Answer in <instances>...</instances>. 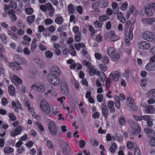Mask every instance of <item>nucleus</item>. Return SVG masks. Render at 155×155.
I'll use <instances>...</instances> for the list:
<instances>
[{
  "mask_svg": "<svg viewBox=\"0 0 155 155\" xmlns=\"http://www.w3.org/2000/svg\"><path fill=\"white\" fill-rule=\"evenodd\" d=\"M8 102L7 101V99L5 98H3L2 100V105L3 106H5L6 104L8 103Z\"/></svg>",
  "mask_w": 155,
  "mask_h": 155,
  "instance_id": "63",
  "label": "nucleus"
},
{
  "mask_svg": "<svg viewBox=\"0 0 155 155\" xmlns=\"http://www.w3.org/2000/svg\"><path fill=\"white\" fill-rule=\"evenodd\" d=\"M97 98L98 101L101 102L103 101V96L101 94H98L97 96Z\"/></svg>",
  "mask_w": 155,
  "mask_h": 155,
  "instance_id": "53",
  "label": "nucleus"
},
{
  "mask_svg": "<svg viewBox=\"0 0 155 155\" xmlns=\"http://www.w3.org/2000/svg\"><path fill=\"white\" fill-rule=\"evenodd\" d=\"M128 122L133 130V134L134 135H137L140 132L141 127L136 123L135 121L129 120Z\"/></svg>",
  "mask_w": 155,
  "mask_h": 155,
  "instance_id": "1",
  "label": "nucleus"
},
{
  "mask_svg": "<svg viewBox=\"0 0 155 155\" xmlns=\"http://www.w3.org/2000/svg\"><path fill=\"white\" fill-rule=\"evenodd\" d=\"M142 120H143L145 121H148L150 120V116L149 115H145L141 116Z\"/></svg>",
  "mask_w": 155,
  "mask_h": 155,
  "instance_id": "49",
  "label": "nucleus"
},
{
  "mask_svg": "<svg viewBox=\"0 0 155 155\" xmlns=\"http://www.w3.org/2000/svg\"><path fill=\"white\" fill-rule=\"evenodd\" d=\"M47 78L48 82L52 85L56 86L60 83L59 79L55 75L48 74V75Z\"/></svg>",
  "mask_w": 155,
  "mask_h": 155,
  "instance_id": "4",
  "label": "nucleus"
},
{
  "mask_svg": "<svg viewBox=\"0 0 155 155\" xmlns=\"http://www.w3.org/2000/svg\"><path fill=\"white\" fill-rule=\"evenodd\" d=\"M47 146L49 149H53V145L52 142L50 140L47 141Z\"/></svg>",
  "mask_w": 155,
  "mask_h": 155,
  "instance_id": "55",
  "label": "nucleus"
},
{
  "mask_svg": "<svg viewBox=\"0 0 155 155\" xmlns=\"http://www.w3.org/2000/svg\"><path fill=\"white\" fill-rule=\"evenodd\" d=\"M31 87L32 89L37 90L40 92H44L45 89V86L42 84L39 85V86H38L36 84H34L32 85Z\"/></svg>",
  "mask_w": 155,
  "mask_h": 155,
  "instance_id": "13",
  "label": "nucleus"
},
{
  "mask_svg": "<svg viewBox=\"0 0 155 155\" xmlns=\"http://www.w3.org/2000/svg\"><path fill=\"white\" fill-rule=\"evenodd\" d=\"M68 9L69 13L72 14L74 12V9L73 6L72 4H70L68 7Z\"/></svg>",
  "mask_w": 155,
  "mask_h": 155,
  "instance_id": "39",
  "label": "nucleus"
},
{
  "mask_svg": "<svg viewBox=\"0 0 155 155\" xmlns=\"http://www.w3.org/2000/svg\"><path fill=\"white\" fill-rule=\"evenodd\" d=\"M8 92L9 94L11 95H13L15 92V89L14 87L12 85H10L8 87Z\"/></svg>",
  "mask_w": 155,
  "mask_h": 155,
  "instance_id": "32",
  "label": "nucleus"
},
{
  "mask_svg": "<svg viewBox=\"0 0 155 155\" xmlns=\"http://www.w3.org/2000/svg\"><path fill=\"white\" fill-rule=\"evenodd\" d=\"M149 142L150 146L155 147V137H153L151 138Z\"/></svg>",
  "mask_w": 155,
  "mask_h": 155,
  "instance_id": "45",
  "label": "nucleus"
},
{
  "mask_svg": "<svg viewBox=\"0 0 155 155\" xmlns=\"http://www.w3.org/2000/svg\"><path fill=\"white\" fill-rule=\"evenodd\" d=\"M53 21V20L51 18H47L45 20V24L46 25L51 24Z\"/></svg>",
  "mask_w": 155,
  "mask_h": 155,
  "instance_id": "47",
  "label": "nucleus"
},
{
  "mask_svg": "<svg viewBox=\"0 0 155 155\" xmlns=\"http://www.w3.org/2000/svg\"><path fill=\"white\" fill-rule=\"evenodd\" d=\"M117 145L115 143H113L110 147V150L111 153H114L117 148Z\"/></svg>",
  "mask_w": 155,
  "mask_h": 155,
  "instance_id": "37",
  "label": "nucleus"
},
{
  "mask_svg": "<svg viewBox=\"0 0 155 155\" xmlns=\"http://www.w3.org/2000/svg\"><path fill=\"white\" fill-rule=\"evenodd\" d=\"M22 131V127L21 126H18L10 132V135L11 136L15 137L18 135H20Z\"/></svg>",
  "mask_w": 155,
  "mask_h": 155,
  "instance_id": "9",
  "label": "nucleus"
},
{
  "mask_svg": "<svg viewBox=\"0 0 155 155\" xmlns=\"http://www.w3.org/2000/svg\"><path fill=\"white\" fill-rule=\"evenodd\" d=\"M61 91L64 95H67L68 94V91L66 84L63 83H61Z\"/></svg>",
  "mask_w": 155,
  "mask_h": 155,
  "instance_id": "21",
  "label": "nucleus"
},
{
  "mask_svg": "<svg viewBox=\"0 0 155 155\" xmlns=\"http://www.w3.org/2000/svg\"><path fill=\"white\" fill-rule=\"evenodd\" d=\"M108 5V3L107 2L104 0H102L100 4V6L101 8L106 7Z\"/></svg>",
  "mask_w": 155,
  "mask_h": 155,
  "instance_id": "44",
  "label": "nucleus"
},
{
  "mask_svg": "<svg viewBox=\"0 0 155 155\" xmlns=\"http://www.w3.org/2000/svg\"><path fill=\"white\" fill-rule=\"evenodd\" d=\"M89 30L91 32L92 37L94 35L95 33H96V31H95L94 29L92 26L89 27Z\"/></svg>",
  "mask_w": 155,
  "mask_h": 155,
  "instance_id": "50",
  "label": "nucleus"
},
{
  "mask_svg": "<svg viewBox=\"0 0 155 155\" xmlns=\"http://www.w3.org/2000/svg\"><path fill=\"white\" fill-rule=\"evenodd\" d=\"M97 75L99 76V78L101 82H104L105 80L106 76L104 72L97 71Z\"/></svg>",
  "mask_w": 155,
  "mask_h": 155,
  "instance_id": "22",
  "label": "nucleus"
},
{
  "mask_svg": "<svg viewBox=\"0 0 155 155\" xmlns=\"http://www.w3.org/2000/svg\"><path fill=\"white\" fill-rule=\"evenodd\" d=\"M45 55L48 58H51L53 56V53L49 50L46 51L45 52Z\"/></svg>",
  "mask_w": 155,
  "mask_h": 155,
  "instance_id": "41",
  "label": "nucleus"
},
{
  "mask_svg": "<svg viewBox=\"0 0 155 155\" xmlns=\"http://www.w3.org/2000/svg\"><path fill=\"white\" fill-rule=\"evenodd\" d=\"M109 35L110 36V40L113 41H116L119 39L118 37L116 35L114 31H111L109 32Z\"/></svg>",
  "mask_w": 155,
  "mask_h": 155,
  "instance_id": "19",
  "label": "nucleus"
},
{
  "mask_svg": "<svg viewBox=\"0 0 155 155\" xmlns=\"http://www.w3.org/2000/svg\"><path fill=\"white\" fill-rule=\"evenodd\" d=\"M94 27L96 28H99L101 27L103 25V23L100 21H97L94 23Z\"/></svg>",
  "mask_w": 155,
  "mask_h": 155,
  "instance_id": "36",
  "label": "nucleus"
},
{
  "mask_svg": "<svg viewBox=\"0 0 155 155\" xmlns=\"http://www.w3.org/2000/svg\"><path fill=\"white\" fill-rule=\"evenodd\" d=\"M37 40L36 38H33L31 45V50L32 52H33L35 49L37 48V45L36 43Z\"/></svg>",
  "mask_w": 155,
  "mask_h": 155,
  "instance_id": "27",
  "label": "nucleus"
},
{
  "mask_svg": "<svg viewBox=\"0 0 155 155\" xmlns=\"http://www.w3.org/2000/svg\"><path fill=\"white\" fill-rule=\"evenodd\" d=\"M10 6L11 8L15 9L17 7V4L13 1H11L10 3Z\"/></svg>",
  "mask_w": 155,
  "mask_h": 155,
  "instance_id": "57",
  "label": "nucleus"
},
{
  "mask_svg": "<svg viewBox=\"0 0 155 155\" xmlns=\"http://www.w3.org/2000/svg\"><path fill=\"white\" fill-rule=\"evenodd\" d=\"M102 61L105 64H107L109 62V59L106 56H104L102 58Z\"/></svg>",
  "mask_w": 155,
  "mask_h": 155,
  "instance_id": "64",
  "label": "nucleus"
},
{
  "mask_svg": "<svg viewBox=\"0 0 155 155\" xmlns=\"http://www.w3.org/2000/svg\"><path fill=\"white\" fill-rule=\"evenodd\" d=\"M151 130L152 129L150 128L149 127H146L144 128V131L146 134H150Z\"/></svg>",
  "mask_w": 155,
  "mask_h": 155,
  "instance_id": "60",
  "label": "nucleus"
},
{
  "mask_svg": "<svg viewBox=\"0 0 155 155\" xmlns=\"http://www.w3.org/2000/svg\"><path fill=\"white\" fill-rule=\"evenodd\" d=\"M10 118L12 120L14 121L16 119V117L13 113H10L9 115Z\"/></svg>",
  "mask_w": 155,
  "mask_h": 155,
  "instance_id": "61",
  "label": "nucleus"
},
{
  "mask_svg": "<svg viewBox=\"0 0 155 155\" xmlns=\"http://www.w3.org/2000/svg\"><path fill=\"white\" fill-rule=\"evenodd\" d=\"M128 5V3L127 2H125L120 7V9L123 11H124L127 8Z\"/></svg>",
  "mask_w": 155,
  "mask_h": 155,
  "instance_id": "51",
  "label": "nucleus"
},
{
  "mask_svg": "<svg viewBox=\"0 0 155 155\" xmlns=\"http://www.w3.org/2000/svg\"><path fill=\"white\" fill-rule=\"evenodd\" d=\"M4 151L5 153H11L13 152V149L11 147L7 146L4 147Z\"/></svg>",
  "mask_w": 155,
  "mask_h": 155,
  "instance_id": "28",
  "label": "nucleus"
},
{
  "mask_svg": "<svg viewBox=\"0 0 155 155\" xmlns=\"http://www.w3.org/2000/svg\"><path fill=\"white\" fill-rule=\"evenodd\" d=\"M25 11L26 13L28 15H30L33 12V9L30 8H26Z\"/></svg>",
  "mask_w": 155,
  "mask_h": 155,
  "instance_id": "43",
  "label": "nucleus"
},
{
  "mask_svg": "<svg viewBox=\"0 0 155 155\" xmlns=\"http://www.w3.org/2000/svg\"><path fill=\"white\" fill-rule=\"evenodd\" d=\"M94 68V67L92 65H91L88 68V73L91 76H93L95 74H97V71Z\"/></svg>",
  "mask_w": 155,
  "mask_h": 155,
  "instance_id": "24",
  "label": "nucleus"
},
{
  "mask_svg": "<svg viewBox=\"0 0 155 155\" xmlns=\"http://www.w3.org/2000/svg\"><path fill=\"white\" fill-rule=\"evenodd\" d=\"M146 69L149 71H153L155 70V64L149 62L145 66Z\"/></svg>",
  "mask_w": 155,
  "mask_h": 155,
  "instance_id": "23",
  "label": "nucleus"
},
{
  "mask_svg": "<svg viewBox=\"0 0 155 155\" xmlns=\"http://www.w3.org/2000/svg\"><path fill=\"white\" fill-rule=\"evenodd\" d=\"M9 66L13 70H18L21 69L22 68V67L20 64L16 62L10 63Z\"/></svg>",
  "mask_w": 155,
  "mask_h": 155,
  "instance_id": "14",
  "label": "nucleus"
},
{
  "mask_svg": "<svg viewBox=\"0 0 155 155\" xmlns=\"http://www.w3.org/2000/svg\"><path fill=\"white\" fill-rule=\"evenodd\" d=\"M81 40V33H77L75 35V40L76 42H79Z\"/></svg>",
  "mask_w": 155,
  "mask_h": 155,
  "instance_id": "40",
  "label": "nucleus"
},
{
  "mask_svg": "<svg viewBox=\"0 0 155 155\" xmlns=\"http://www.w3.org/2000/svg\"><path fill=\"white\" fill-rule=\"evenodd\" d=\"M114 103L112 101H110L108 103L107 106L110 112H114L115 111V109L114 107Z\"/></svg>",
  "mask_w": 155,
  "mask_h": 155,
  "instance_id": "26",
  "label": "nucleus"
},
{
  "mask_svg": "<svg viewBox=\"0 0 155 155\" xmlns=\"http://www.w3.org/2000/svg\"><path fill=\"white\" fill-rule=\"evenodd\" d=\"M126 104L127 106L130 107L132 109L134 110H137V107L135 106L133 99L130 97H128L126 100Z\"/></svg>",
  "mask_w": 155,
  "mask_h": 155,
  "instance_id": "8",
  "label": "nucleus"
},
{
  "mask_svg": "<svg viewBox=\"0 0 155 155\" xmlns=\"http://www.w3.org/2000/svg\"><path fill=\"white\" fill-rule=\"evenodd\" d=\"M51 74H49L58 76L60 74V71L59 68L57 66L54 65L51 69Z\"/></svg>",
  "mask_w": 155,
  "mask_h": 155,
  "instance_id": "11",
  "label": "nucleus"
},
{
  "mask_svg": "<svg viewBox=\"0 0 155 155\" xmlns=\"http://www.w3.org/2000/svg\"><path fill=\"white\" fill-rule=\"evenodd\" d=\"M100 68L103 71H105L107 70V66L104 64H99Z\"/></svg>",
  "mask_w": 155,
  "mask_h": 155,
  "instance_id": "52",
  "label": "nucleus"
},
{
  "mask_svg": "<svg viewBox=\"0 0 155 155\" xmlns=\"http://www.w3.org/2000/svg\"><path fill=\"white\" fill-rule=\"evenodd\" d=\"M142 36L144 39L150 41H153L155 39L154 34L148 31L144 32L142 34Z\"/></svg>",
  "mask_w": 155,
  "mask_h": 155,
  "instance_id": "5",
  "label": "nucleus"
},
{
  "mask_svg": "<svg viewBox=\"0 0 155 155\" xmlns=\"http://www.w3.org/2000/svg\"><path fill=\"white\" fill-rule=\"evenodd\" d=\"M119 72L117 71H116L114 73V75L112 73L110 74L109 76V78L110 79L111 82L113 81H117L119 79Z\"/></svg>",
  "mask_w": 155,
  "mask_h": 155,
  "instance_id": "16",
  "label": "nucleus"
},
{
  "mask_svg": "<svg viewBox=\"0 0 155 155\" xmlns=\"http://www.w3.org/2000/svg\"><path fill=\"white\" fill-rule=\"evenodd\" d=\"M45 5L46 8V11L47 10L48 11L51 10L52 9L54 8L53 7L52 5L50 3H47L45 4Z\"/></svg>",
  "mask_w": 155,
  "mask_h": 155,
  "instance_id": "48",
  "label": "nucleus"
},
{
  "mask_svg": "<svg viewBox=\"0 0 155 155\" xmlns=\"http://www.w3.org/2000/svg\"><path fill=\"white\" fill-rule=\"evenodd\" d=\"M145 11L146 14L149 16H152L153 15V12L152 9L148 8V7H146L145 8Z\"/></svg>",
  "mask_w": 155,
  "mask_h": 155,
  "instance_id": "29",
  "label": "nucleus"
},
{
  "mask_svg": "<svg viewBox=\"0 0 155 155\" xmlns=\"http://www.w3.org/2000/svg\"><path fill=\"white\" fill-rule=\"evenodd\" d=\"M35 124L40 130L41 131L44 130V128L40 122L38 121L36 122H35Z\"/></svg>",
  "mask_w": 155,
  "mask_h": 155,
  "instance_id": "46",
  "label": "nucleus"
},
{
  "mask_svg": "<svg viewBox=\"0 0 155 155\" xmlns=\"http://www.w3.org/2000/svg\"><path fill=\"white\" fill-rule=\"evenodd\" d=\"M83 64L86 66H87L88 68V67L91 66V63L90 62L87 61L86 60H84L83 61Z\"/></svg>",
  "mask_w": 155,
  "mask_h": 155,
  "instance_id": "59",
  "label": "nucleus"
},
{
  "mask_svg": "<svg viewBox=\"0 0 155 155\" xmlns=\"http://www.w3.org/2000/svg\"><path fill=\"white\" fill-rule=\"evenodd\" d=\"M154 108L152 105L146 106L145 108V111L147 113L151 114L154 111Z\"/></svg>",
  "mask_w": 155,
  "mask_h": 155,
  "instance_id": "25",
  "label": "nucleus"
},
{
  "mask_svg": "<svg viewBox=\"0 0 155 155\" xmlns=\"http://www.w3.org/2000/svg\"><path fill=\"white\" fill-rule=\"evenodd\" d=\"M35 18V16L34 15H32L28 16L27 18V21L29 23H32Z\"/></svg>",
  "mask_w": 155,
  "mask_h": 155,
  "instance_id": "33",
  "label": "nucleus"
},
{
  "mask_svg": "<svg viewBox=\"0 0 155 155\" xmlns=\"http://www.w3.org/2000/svg\"><path fill=\"white\" fill-rule=\"evenodd\" d=\"M39 49L42 51H44L47 49V48L42 44H40L38 46Z\"/></svg>",
  "mask_w": 155,
  "mask_h": 155,
  "instance_id": "62",
  "label": "nucleus"
},
{
  "mask_svg": "<svg viewBox=\"0 0 155 155\" xmlns=\"http://www.w3.org/2000/svg\"><path fill=\"white\" fill-rule=\"evenodd\" d=\"M24 53L26 55H29L30 54V51L28 50L27 47H25L24 48L23 50Z\"/></svg>",
  "mask_w": 155,
  "mask_h": 155,
  "instance_id": "56",
  "label": "nucleus"
},
{
  "mask_svg": "<svg viewBox=\"0 0 155 155\" xmlns=\"http://www.w3.org/2000/svg\"><path fill=\"white\" fill-rule=\"evenodd\" d=\"M102 114L105 118H107L108 114V110L107 108L102 109Z\"/></svg>",
  "mask_w": 155,
  "mask_h": 155,
  "instance_id": "34",
  "label": "nucleus"
},
{
  "mask_svg": "<svg viewBox=\"0 0 155 155\" xmlns=\"http://www.w3.org/2000/svg\"><path fill=\"white\" fill-rule=\"evenodd\" d=\"M40 107L41 110L46 114H48L50 112L51 108L45 100L43 99L41 100Z\"/></svg>",
  "mask_w": 155,
  "mask_h": 155,
  "instance_id": "3",
  "label": "nucleus"
},
{
  "mask_svg": "<svg viewBox=\"0 0 155 155\" xmlns=\"http://www.w3.org/2000/svg\"><path fill=\"white\" fill-rule=\"evenodd\" d=\"M48 129L50 134L54 136L58 134V130L55 123L52 121L50 122L48 126Z\"/></svg>",
  "mask_w": 155,
  "mask_h": 155,
  "instance_id": "6",
  "label": "nucleus"
},
{
  "mask_svg": "<svg viewBox=\"0 0 155 155\" xmlns=\"http://www.w3.org/2000/svg\"><path fill=\"white\" fill-rule=\"evenodd\" d=\"M10 78L12 82L16 86L22 84L21 79L15 74L11 75Z\"/></svg>",
  "mask_w": 155,
  "mask_h": 155,
  "instance_id": "10",
  "label": "nucleus"
},
{
  "mask_svg": "<svg viewBox=\"0 0 155 155\" xmlns=\"http://www.w3.org/2000/svg\"><path fill=\"white\" fill-rule=\"evenodd\" d=\"M79 144L80 147L82 148L84 146L85 144V142L84 140H81L79 141Z\"/></svg>",
  "mask_w": 155,
  "mask_h": 155,
  "instance_id": "54",
  "label": "nucleus"
},
{
  "mask_svg": "<svg viewBox=\"0 0 155 155\" xmlns=\"http://www.w3.org/2000/svg\"><path fill=\"white\" fill-rule=\"evenodd\" d=\"M119 122L121 126H124L126 123V120L123 117H120L118 119Z\"/></svg>",
  "mask_w": 155,
  "mask_h": 155,
  "instance_id": "35",
  "label": "nucleus"
},
{
  "mask_svg": "<svg viewBox=\"0 0 155 155\" xmlns=\"http://www.w3.org/2000/svg\"><path fill=\"white\" fill-rule=\"evenodd\" d=\"M90 141L93 146H98L99 144L98 142L94 139L93 138L91 139Z\"/></svg>",
  "mask_w": 155,
  "mask_h": 155,
  "instance_id": "42",
  "label": "nucleus"
},
{
  "mask_svg": "<svg viewBox=\"0 0 155 155\" xmlns=\"http://www.w3.org/2000/svg\"><path fill=\"white\" fill-rule=\"evenodd\" d=\"M70 150L67 142H65L62 147V153L64 155H67L69 153Z\"/></svg>",
  "mask_w": 155,
  "mask_h": 155,
  "instance_id": "12",
  "label": "nucleus"
},
{
  "mask_svg": "<svg viewBox=\"0 0 155 155\" xmlns=\"http://www.w3.org/2000/svg\"><path fill=\"white\" fill-rule=\"evenodd\" d=\"M148 94L149 95L150 97H155V89H152L150 90L148 92Z\"/></svg>",
  "mask_w": 155,
  "mask_h": 155,
  "instance_id": "38",
  "label": "nucleus"
},
{
  "mask_svg": "<svg viewBox=\"0 0 155 155\" xmlns=\"http://www.w3.org/2000/svg\"><path fill=\"white\" fill-rule=\"evenodd\" d=\"M147 84V81L145 79H143L141 81L140 85L141 87H144Z\"/></svg>",
  "mask_w": 155,
  "mask_h": 155,
  "instance_id": "58",
  "label": "nucleus"
},
{
  "mask_svg": "<svg viewBox=\"0 0 155 155\" xmlns=\"http://www.w3.org/2000/svg\"><path fill=\"white\" fill-rule=\"evenodd\" d=\"M69 52L73 56H75L76 54L75 51L72 45H71L70 46L69 48Z\"/></svg>",
  "mask_w": 155,
  "mask_h": 155,
  "instance_id": "31",
  "label": "nucleus"
},
{
  "mask_svg": "<svg viewBox=\"0 0 155 155\" xmlns=\"http://www.w3.org/2000/svg\"><path fill=\"white\" fill-rule=\"evenodd\" d=\"M64 21V19L63 17L60 15H58L55 19V22L58 25H60L62 24Z\"/></svg>",
  "mask_w": 155,
  "mask_h": 155,
  "instance_id": "20",
  "label": "nucleus"
},
{
  "mask_svg": "<svg viewBox=\"0 0 155 155\" xmlns=\"http://www.w3.org/2000/svg\"><path fill=\"white\" fill-rule=\"evenodd\" d=\"M12 106L14 110L17 113L18 112V108L20 109L21 107V104L19 101L16 103L14 101H12Z\"/></svg>",
  "mask_w": 155,
  "mask_h": 155,
  "instance_id": "18",
  "label": "nucleus"
},
{
  "mask_svg": "<svg viewBox=\"0 0 155 155\" xmlns=\"http://www.w3.org/2000/svg\"><path fill=\"white\" fill-rule=\"evenodd\" d=\"M75 47L77 50H79L81 47L83 48H85V45L83 43H78L75 45Z\"/></svg>",
  "mask_w": 155,
  "mask_h": 155,
  "instance_id": "30",
  "label": "nucleus"
},
{
  "mask_svg": "<svg viewBox=\"0 0 155 155\" xmlns=\"http://www.w3.org/2000/svg\"><path fill=\"white\" fill-rule=\"evenodd\" d=\"M141 21L143 24L146 25H152L153 22H155V18H143Z\"/></svg>",
  "mask_w": 155,
  "mask_h": 155,
  "instance_id": "17",
  "label": "nucleus"
},
{
  "mask_svg": "<svg viewBox=\"0 0 155 155\" xmlns=\"http://www.w3.org/2000/svg\"><path fill=\"white\" fill-rule=\"evenodd\" d=\"M134 27V25L131 24L129 29V33L128 34H125V40L127 44L129 43L130 40H131L133 38V30Z\"/></svg>",
  "mask_w": 155,
  "mask_h": 155,
  "instance_id": "7",
  "label": "nucleus"
},
{
  "mask_svg": "<svg viewBox=\"0 0 155 155\" xmlns=\"http://www.w3.org/2000/svg\"><path fill=\"white\" fill-rule=\"evenodd\" d=\"M139 48L145 50H148L150 47V45L147 42L142 41L138 44Z\"/></svg>",
  "mask_w": 155,
  "mask_h": 155,
  "instance_id": "15",
  "label": "nucleus"
},
{
  "mask_svg": "<svg viewBox=\"0 0 155 155\" xmlns=\"http://www.w3.org/2000/svg\"><path fill=\"white\" fill-rule=\"evenodd\" d=\"M107 52L109 55L114 61H118L120 58V55L118 54H115L114 48L110 46L107 48Z\"/></svg>",
  "mask_w": 155,
  "mask_h": 155,
  "instance_id": "2",
  "label": "nucleus"
}]
</instances>
